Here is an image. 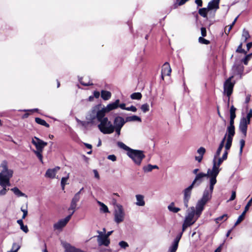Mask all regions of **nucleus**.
Segmentation results:
<instances>
[{"label":"nucleus","instance_id":"obj_53","mask_svg":"<svg viewBox=\"0 0 252 252\" xmlns=\"http://www.w3.org/2000/svg\"><path fill=\"white\" fill-rule=\"evenodd\" d=\"M21 211L23 212V215L22 216V219H25V218L26 217V216H27L28 215V210H27V207H26V209H23V207H21Z\"/></svg>","mask_w":252,"mask_h":252},{"label":"nucleus","instance_id":"obj_31","mask_svg":"<svg viewBox=\"0 0 252 252\" xmlns=\"http://www.w3.org/2000/svg\"><path fill=\"white\" fill-rule=\"evenodd\" d=\"M35 121L37 124L39 125L45 126L46 127H49V125L48 123H47L45 121H44L43 119H41V118H35Z\"/></svg>","mask_w":252,"mask_h":252},{"label":"nucleus","instance_id":"obj_33","mask_svg":"<svg viewBox=\"0 0 252 252\" xmlns=\"http://www.w3.org/2000/svg\"><path fill=\"white\" fill-rule=\"evenodd\" d=\"M117 145L119 148L125 150V151H127V152H130L131 150L132 149L129 148V147L127 146L126 145H125L124 143L122 142H118Z\"/></svg>","mask_w":252,"mask_h":252},{"label":"nucleus","instance_id":"obj_1","mask_svg":"<svg viewBox=\"0 0 252 252\" xmlns=\"http://www.w3.org/2000/svg\"><path fill=\"white\" fill-rule=\"evenodd\" d=\"M213 192L209 191L206 188L203 191V195L197 202L195 206V212L196 217L198 218L201 215L206 203L211 199Z\"/></svg>","mask_w":252,"mask_h":252},{"label":"nucleus","instance_id":"obj_47","mask_svg":"<svg viewBox=\"0 0 252 252\" xmlns=\"http://www.w3.org/2000/svg\"><path fill=\"white\" fill-rule=\"evenodd\" d=\"M252 57V53L249 54L247 55V56H246L245 58L244 59V60L243 61L245 65H247L248 64L249 61L251 59Z\"/></svg>","mask_w":252,"mask_h":252},{"label":"nucleus","instance_id":"obj_34","mask_svg":"<svg viewBox=\"0 0 252 252\" xmlns=\"http://www.w3.org/2000/svg\"><path fill=\"white\" fill-rule=\"evenodd\" d=\"M14 193L18 197L24 196L25 194L21 192L19 189L17 187H14L11 189Z\"/></svg>","mask_w":252,"mask_h":252},{"label":"nucleus","instance_id":"obj_15","mask_svg":"<svg viewBox=\"0 0 252 252\" xmlns=\"http://www.w3.org/2000/svg\"><path fill=\"white\" fill-rule=\"evenodd\" d=\"M249 120H246V118L243 117L241 119L239 124V130L246 137L247 135L248 125L250 124Z\"/></svg>","mask_w":252,"mask_h":252},{"label":"nucleus","instance_id":"obj_63","mask_svg":"<svg viewBox=\"0 0 252 252\" xmlns=\"http://www.w3.org/2000/svg\"><path fill=\"white\" fill-rule=\"evenodd\" d=\"M236 198V191H232L230 198L229 199V201L234 200Z\"/></svg>","mask_w":252,"mask_h":252},{"label":"nucleus","instance_id":"obj_45","mask_svg":"<svg viewBox=\"0 0 252 252\" xmlns=\"http://www.w3.org/2000/svg\"><path fill=\"white\" fill-rule=\"evenodd\" d=\"M242 36L244 38L245 41H246L248 38L250 37L249 32L245 29H244L243 31Z\"/></svg>","mask_w":252,"mask_h":252},{"label":"nucleus","instance_id":"obj_3","mask_svg":"<svg viewBox=\"0 0 252 252\" xmlns=\"http://www.w3.org/2000/svg\"><path fill=\"white\" fill-rule=\"evenodd\" d=\"M13 173V170L8 168L7 162L6 160L2 161L0 165V184H2V182L10 183V179Z\"/></svg>","mask_w":252,"mask_h":252},{"label":"nucleus","instance_id":"obj_13","mask_svg":"<svg viewBox=\"0 0 252 252\" xmlns=\"http://www.w3.org/2000/svg\"><path fill=\"white\" fill-rule=\"evenodd\" d=\"M97 233L99 234V235L97 236V241L98 246H104L108 247L110 243L109 239L104 236L102 234V232L97 231Z\"/></svg>","mask_w":252,"mask_h":252},{"label":"nucleus","instance_id":"obj_20","mask_svg":"<svg viewBox=\"0 0 252 252\" xmlns=\"http://www.w3.org/2000/svg\"><path fill=\"white\" fill-rule=\"evenodd\" d=\"M220 1V0H212L208 3L207 8L209 11L213 9L216 11L219 8Z\"/></svg>","mask_w":252,"mask_h":252},{"label":"nucleus","instance_id":"obj_4","mask_svg":"<svg viewBox=\"0 0 252 252\" xmlns=\"http://www.w3.org/2000/svg\"><path fill=\"white\" fill-rule=\"evenodd\" d=\"M101 104L94 106L86 117V119L90 123H93L95 119L97 121L104 116V112L101 109Z\"/></svg>","mask_w":252,"mask_h":252},{"label":"nucleus","instance_id":"obj_42","mask_svg":"<svg viewBox=\"0 0 252 252\" xmlns=\"http://www.w3.org/2000/svg\"><path fill=\"white\" fill-rule=\"evenodd\" d=\"M69 178V174H68L67 177H63L61 179V186L62 189L63 190L64 189V186L66 184V182Z\"/></svg>","mask_w":252,"mask_h":252},{"label":"nucleus","instance_id":"obj_21","mask_svg":"<svg viewBox=\"0 0 252 252\" xmlns=\"http://www.w3.org/2000/svg\"><path fill=\"white\" fill-rule=\"evenodd\" d=\"M226 134H225L224 137L222 139L221 141L220 142V145L217 149V151L214 155L215 158H217L218 157H219L220 155V152L222 150V149L223 148L224 144L225 141L226 140Z\"/></svg>","mask_w":252,"mask_h":252},{"label":"nucleus","instance_id":"obj_12","mask_svg":"<svg viewBox=\"0 0 252 252\" xmlns=\"http://www.w3.org/2000/svg\"><path fill=\"white\" fill-rule=\"evenodd\" d=\"M194 187L193 185H190L187 188L185 189L184 191V204L186 208L188 207V203L190 198L191 190Z\"/></svg>","mask_w":252,"mask_h":252},{"label":"nucleus","instance_id":"obj_55","mask_svg":"<svg viewBox=\"0 0 252 252\" xmlns=\"http://www.w3.org/2000/svg\"><path fill=\"white\" fill-rule=\"evenodd\" d=\"M122 127H115L114 126H113V132L115 130L116 133L117 134V135L119 136L120 135V133H121V130L122 129Z\"/></svg>","mask_w":252,"mask_h":252},{"label":"nucleus","instance_id":"obj_30","mask_svg":"<svg viewBox=\"0 0 252 252\" xmlns=\"http://www.w3.org/2000/svg\"><path fill=\"white\" fill-rule=\"evenodd\" d=\"M17 222L20 226V229L23 230L25 233H28L29 232V229L28 228L27 225H24L23 221V219L18 220L17 221Z\"/></svg>","mask_w":252,"mask_h":252},{"label":"nucleus","instance_id":"obj_14","mask_svg":"<svg viewBox=\"0 0 252 252\" xmlns=\"http://www.w3.org/2000/svg\"><path fill=\"white\" fill-rule=\"evenodd\" d=\"M119 99H117L115 102L108 104L106 107L102 108V111L104 112V115L109 113L112 110H115L119 107Z\"/></svg>","mask_w":252,"mask_h":252},{"label":"nucleus","instance_id":"obj_22","mask_svg":"<svg viewBox=\"0 0 252 252\" xmlns=\"http://www.w3.org/2000/svg\"><path fill=\"white\" fill-rule=\"evenodd\" d=\"M64 247L67 252H83L81 250L71 246L69 244H65Z\"/></svg>","mask_w":252,"mask_h":252},{"label":"nucleus","instance_id":"obj_29","mask_svg":"<svg viewBox=\"0 0 252 252\" xmlns=\"http://www.w3.org/2000/svg\"><path fill=\"white\" fill-rule=\"evenodd\" d=\"M168 209L169 210V211L174 213L178 212L181 210L180 208L175 207L174 202H171L168 206Z\"/></svg>","mask_w":252,"mask_h":252},{"label":"nucleus","instance_id":"obj_41","mask_svg":"<svg viewBox=\"0 0 252 252\" xmlns=\"http://www.w3.org/2000/svg\"><path fill=\"white\" fill-rule=\"evenodd\" d=\"M98 203L101 207L100 210L102 211H103L104 213H107L109 212L108 207L104 203L100 201H98Z\"/></svg>","mask_w":252,"mask_h":252},{"label":"nucleus","instance_id":"obj_40","mask_svg":"<svg viewBox=\"0 0 252 252\" xmlns=\"http://www.w3.org/2000/svg\"><path fill=\"white\" fill-rule=\"evenodd\" d=\"M236 109L234 107L233 105H232L230 107V118H235L236 114L235 111Z\"/></svg>","mask_w":252,"mask_h":252},{"label":"nucleus","instance_id":"obj_26","mask_svg":"<svg viewBox=\"0 0 252 252\" xmlns=\"http://www.w3.org/2000/svg\"><path fill=\"white\" fill-rule=\"evenodd\" d=\"M141 122V119L136 115H133L131 116H128L126 118V122Z\"/></svg>","mask_w":252,"mask_h":252},{"label":"nucleus","instance_id":"obj_43","mask_svg":"<svg viewBox=\"0 0 252 252\" xmlns=\"http://www.w3.org/2000/svg\"><path fill=\"white\" fill-rule=\"evenodd\" d=\"M143 170L144 172H149L153 170L152 165L149 164L146 166H144L143 167Z\"/></svg>","mask_w":252,"mask_h":252},{"label":"nucleus","instance_id":"obj_39","mask_svg":"<svg viewBox=\"0 0 252 252\" xmlns=\"http://www.w3.org/2000/svg\"><path fill=\"white\" fill-rule=\"evenodd\" d=\"M177 242L173 243L172 246L169 248L168 252H176L178 249V245Z\"/></svg>","mask_w":252,"mask_h":252},{"label":"nucleus","instance_id":"obj_9","mask_svg":"<svg viewBox=\"0 0 252 252\" xmlns=\"http://www.w3.org/2000/svg\"><path fill=\"white\" fill-rule=\"evenodd\" d=\"M125 219V212L123 206L117 204L116 208L114 211V220L117 223H120L124 221Z\"/></svg>","mask_w":252,"mask_h":252},{"label":"nucleus","instance_id":"obj_19","mask_svg":"<svg viewBox=\"0 0 252 252\" xmlns=\"http://www.w3.org/2000/svg\"><path fill=\"white\" fill-rule=\"evenodd\" d=\"M171 72V68L169 65V63L168 62H166L164 63L162 66L161 69V75L170 76Z\"/></svg>","mask_w":252,"mask_h":252},{"label":"nucleus","instance_id":"obj_60","mask_svg":"<svg viewBox=\"0 0 252 252\" xmlns=\"http://www.w3.org/2000/svg\"><path fill=\"white\" fill-rule=\"evenodd\" d=\"M233 138L227 137L226 144L230 147L231 146Z\"/></svg>","mask_w":252,"mask_h":252},{"label":"nucleus","instance_id":"obj_25","mask_svg":"<svg viewBox=\"0 0 252 252\" xmlns=\"http://www.w3.org/2000/svg\"><path fill=\"white\" fill-rule=\"evenodd\" d=\"M0 186L2 187V189L0 190V196L5 195L7 190H9V189H7V186H10V183H5V182H2V184H0Z\"/></svg>","mask_w":252,"mask_h":252},{"label":"nucleus","instance_id":"obj_62","mask_svg":"<svg viewBox=\"0 0 252 252\" xmlns=\"http://www.w3.org/2000/svg\"><path fill=\"white\" fill-rule=\"evenodd\" d=\"M182 234H183V233L181 232L178 236H177L176 237V238L175 239V240H174L173 243H175L176 242H177V244L178 245L179 242L180 240L182 237Z\"/></svg>","mask_w":252,"mask_h":252},{"label":"nucleus","instance_id":"obj_50","mask_svg":"<svg viewBox=\"0 0 252 252\" xmlns=\"http://www.w3.org/2000/svg\"><path fill=\"white\" fill-rule=\"evenodd\" d=\"M240 154H242L243 149L245 144V141L244 139H241L240 141Z\"/></svg>","mask_w":252,"mask_h":252},{"label":"nucleus","instance_id":"obj_51","mask_svg":"<svg viewBox=\"0 0 252 252\" xmlns=\"http://www.w3.org/2000/svg\"><path fill=\"white\" fill-rule=\"evenodd\" d=\"M236 52H237L238 53H244L245 54H246V52H245V51L242 49V43H241L238 46V47L236 50Z\"/></svg>","mask_w":252,"mask_h":252},{"label":"nucleus","instance_id":"obj_11","mask_svg":"<svg viewBox=\"0 0 252 252\" xmlns=\"http://www.w3.org/2000/svg\"><path fill=\"white\" fill-rule=\"evenodd\" d=\"M198 218L196 217L195 208L194 207H192L190 208L189 212H188L187 216L186 217L184 222L191 225Z\"/></svg>","mask_w":252,"mask_h":252},{"label":"nucleus","instance_id":"obj_37","mask_svg":"<svg viewBox=\"0 0 252 252\" xmlns=\"http://www.w3.org/2000/svg\"><path fill=\"white\" fill-rule=\"evenodd\" d=\"M228 215L227 214H223V215L216 219L215 221L216 223H218L221 221H225L228 218Z\"/></svg>","mask_w":252,"mask_h":252},{"label":"nucleus","instance_id":"obj_49","mask_svg":"<svg viewBox=\"0 0 252 252\" xmlns=\"http://www.w3.org/2000/svg\"><path fill=\"white\" fill-rule=\"evenodd\" d=\"M119 245L120 246L121 248L125 249L128 247V243L124 241H120L119 243Z\"/></svg>","mask_w":252,"mask_h":252},{"label":"nucleus","instance_id":"obj_57","mask_svg":"<svg viewBox=\"0 0 252 252\" xmlns=\"http://www.w3.org/2000/svg\"><path fill=\"white\" fill-rule=\"evenodd\" d=\"M190 226V224H188L186 222L184 221V223L182 225V232L183 233L186 230V229L187 228V227H188L189 226Z\"/></svg>","mask_w":252,"mask_h":252},{"label":"nucleus","instance_id":"obj_16","mask_svg":"<svg viewBox=\"0 0 252 252\" xmlns=\"http://www.w3.org/2000/svg\"><path fill=\"white\" fill-rule=\"evenodd\" d=\"M72 214H70L63 219H62L54 224V228L55 229H60L65 226L67 223L69 221Z\"/></svg>","mask_w":252,"mask_h":252},{"label":"nucleus","instance_id":"obj_52","mask_svg":"<svg viewBox=\"0 0 252 252\" xmlns=\"http://www.w3.org/2000/svg\"><path fill=\"white\" fill-rule=\"evenodd\" d=\"M80 82L82 85L85 86H88L93 85V84L92 83H91L90 81H89L88 82H86L85 81H84L82 80V79H80Z\"/></svg>","mask_w":252,"mask_h":252},{"label":"nucleus","instance_id":"obj_18","mask_svg":"<svg viewBox=\"0 0 252 252\" xmlns=\"http://www.w3.org/2000/svg\"><path fill=\"white\" fill-rule=\"evenodd\" d=\"M126 119L121 116H117L114 118L113 126L115 127H123L126 123Z\"/></svg>","mask_w":252,"mask_h":252},{"label":"nucleus","instance_id":"obj_32","mask_svg":"<svg viewBox=\"0 0 252 252\" xmlns=\"http://www.w3.org/2000/svg\"><path fill=\"white\" fill-rule=\"evenodd\" d=\"M117 145L119 148L125 150V151H127V152H130L131 150L132 149L129 148V147L127 146L126 145H125L124 143L122 142H118Z\"/></svg>","mask_w":252,"mask_h":252},{"label":"nucleus","instance_id":"obj_8","mask_svg":"<svg viewBox=\"0 0 252 252\" xmlns=\"http://www.w3.org/2000/svg\"><path fill=\"white\" fill-rule=\"evenodd\" d=\"M216 159L214 158L213 159V166L212 169H211V175L212 176L211 179V184L212 185L216 181V178L217 176L218 175L219 172L220 171V169L219 167L220 164L222 163L224 159H222V158H219L218 161V162H216Z\"/></svg>","mask_w":252,"mask_h":252},{"label":"nucleus","instance_id":"obj_27","mask_svg":"<svg viewBox=\"0 0 252 252\" xmlns=\"http://www.w3.org/2000/svg\"><path fill=\"white\" fill-rule=\"evenodd\" d=\"M226 131V136H227V137L233 138L235 135V127L228 126L227 127Z\"/></svg>","mask_w":252,"mask_h":252},{"label":"nucleus","instance_id":"obj_54","mask_svg":"<svg viewBox=\"0 0 252 252\" xmlns=\"http://www.w3.org/2000/svg\"><path fill=\"white\" fill-rule=\"evenodd\" d=\"M252 197L247 203L246 206L245 207L244 210L247 212L249 210L250 207L252 205Z\"/></svg>","mask_w":252,"mask_h":252},{"label":"nucleus","instance_id":"obj_35","mask_svg":"<svg viewBox=\"0 0 252 252\" xmlns=\"http://www.w3.org/2000/svg\"><path fill=\"white\" fill-rule=\"evenodd\" d=\"M247 213V211H244L242 213V214L238 217L236 222H235L234 227H235L236 225H237L238 224H239L240 222H241L245 218L246 213Z\"/></svg>","mask_w":252,"mask_h":252},{"label":"nucleus","instance_id":"obj_64","mask_svg":"<svg viewBox=\"0 0 252 252\" xmlns=\"http://www.w3.org/2000/svg\"><path fill=\"white\" fill-rule=\"evenodd\" d=\"M201 35L203 37H205L206 36V28L204 27H202L201 28Z\"/></svg>","mask_w":252,"mask_h":252},{"label":"nucleus","instance_id":"obj_36","mask_svg":"<svg viewBox=\"0 0 252 252\" xmlns=\"http://www.w3.org/2000/svg\"><path fill=\"white\" fill-rule=\"evenodd\" d=\"M208 11L207 8H202L199 9L198 13L203 17L206 18Z\"/></svg>","mask_w":252,"mask_h":252},{"label":"nucleus","instance_id":"obj_24","mask_svg":"<svg viewBox=\"0 0 252 252\" xmlns=\"http://www.w3.org/2000/svg\"><path fill=\"white\" fill-rule=\"evenodd\" d=\"M101 97L104 100H109L111 97V93L109 91L102 90L101 91Z\"/></svg>","mask_w":252,"mask_h":252},{"label":"nucleus","instance_id":"obj_56","mask_svg":"<svg viewBox=\"0 0 252 252\" xmlns=\"http://www.w3.org/2000/svg\"><path fill=\"white\" fill-rule=\"evenodd\" d=\"M252 117V110L250 109L249 112L247 114L246 117V120H249V123H250L251 118Z\"/></svg>","mask_w":252,"mask_h":252},{"label":"nucleus","instance_id":"obj_44","mask_svg":"<svg viewBox=\"0 0 252 252\" xmlns=\"http://www.w3.org/2000/svg\"><path fill=\"white\" fill-rule=\"evenodd\" d=\"M141 109L144 113H146L149 111V105L147 103L141 105Z\"/></svg>","mask_w":252,"mask_h":252},{"label":"nucleus","instance_id":"obj_2","mask_svg":"<svg viewBox=\"0 0 252 252\" xmlns=\"http://www.w3.org/2000/svg\"><path fill=\"white\" fill-rule=\"evenodd\" d=\"M211 169H208L207 170V173H204L203 172L198 173L195 176V177L193 181H192L191 185H193L194 187H198L204 181V179L205 178H209V188L208 189L209 191L211 192L213 191L214 185L216 184L217 181L213 183L212 185L211 184V179L212 176L211 175Z\"/></svg>","mask_w":252,"mask_h":252},{"label":"nucleus","instance_id":"obj_61","mask_svg":"<svg viewBox=\"0 0 252 252\" xmlns=\"http://www.w3.org/2000/svg\"><path fill=\"white\" fill-rule=\"evenodd\" d=\"M233 138L227 137L226 144L230 147L231 146Z\"/></svg>","mask_w":252,"mask_h":252},{"label":"nucleus","instance_id":"obj_17","mask_svg":"<svg viewBox=\"0 0 252 252\" xmlns=\"http://www.w3.org/2000/svg\"><path fill=\"white\" fill-rule=\"evenodd\" d=\"M80 199V192H77L74 196L73 198L72 199L70 206L68 209V210H72V212L71 214L72 215L74 214V213L75 211L76 206H77V202H78Z\"/></svg>","mask_w":252,"mask_h":252},{"label":"nucleus","instance_id":"obj_10","mask_svg":"<svg viewBox=\"0 0 252 252\" xmlns=\"http://www.w3.org/2000/svg\"><path fill=\"white\" fill-rule=\"evenodd\" d=\"M233 76L230 77L228 79H227L224 82L223 85V89L224 94H226V95L228 97V104L229 102V97L233 92V89L234 85L233 83L231 82V79L233 78Z\"/></svg>","mask_w":252,"mask_h":252},{"label":"nucleus","instance_id":"obj_59","mask_svg":"<svg viewBox=\"0 0 252 252\" xmlns=\"http://www.w3.org/2000/svg\"><path fill=\"white\" fill-rule=\"evenodd\" d=\"M107 158L113 161H115L117 159V158L114 155H109L107 157Z\"/></svg>","mask_w":252,"mask_h":252},{"label":"nucleus","instance_id":"obj_48","mask_svg":"<svg viewBox=\"0 0 252 252\" xmlns=\"http://www.w3.org/2000/svg\"><path fill=\"white\" fill-rule=\"evenodd\" d=\"M206 150L204 147H200L197 151V153L199 156L203 157L204 154L205 153Z\"/></svg>","mask_w":252,"mask_h":252},{"label":"nucleus","instance_id":"obj_23","mask_svg":"<svg viewBox=\"0 0 252 252\" xmlns=\"http://www.w3.org/2000/svg\"><path fill=\"white\" fill-rule=\"evenodd\" d=\"M137 202L136 204L139 206H143L145 205V201L144 200V196L142 195L137 194L136 195Z\"/></svg>","mask_w":252,"mask_h":252},{"label":"nucleus","instance_id":"obj_46","mask_svg":"<svg viewBox=\"0 0 252 252\" xmlns=\"http://www.w3.org/2000/svg\"><path fill=\"white\" fill-rule=\"evenodd\" d=\"M198 41L200 43L206 45H208L210 43V41L204 38L203 37H199Z\"/></svg>","mask_w":252,"mask_h":252},{"label":"nucleus","instance_id":"obj_58","mask_svg":"<svg viewBox=\"0 0 252 252\" xmlns=\"http://www.w3.org/2000/svg\"><path fill=\"white\" fill-rule=\"evenodd\" d=\"M126 110L135 112L137 111V108L134 106L131 105L130 107H126Z\"/></svg>","mask_w":252,"mask_h":252},{"label":"nucleus","instance_id":"obj_28","mask_svg":"<svg viewBox=\"0 0 252 252\" xmlns=\"http://www.w3.org/2000/svg\"><path fill=\"white\" fill-rule=\"evenodd\" d=\"M56 174V169H49L46 172L45 176L50 178H54Z\"/></svg>","mask_w":252,"mask_h":252},{"label":"nucleus","instance_id":"obj_7","mask_svg":"<svg viewBox=\"0 0 252 252\" xmlns=\"http://www.w3.org/2000/svg\"><path fill=\"white\" fill-rule=\"evenodd\" d=\"M126 154L137 165L141 164L142 160L145 157L144 152L138 150L132 149L130 152H127Z\"/></svg>","mask_w":252,"mask_h":252},{"label":"nucleus","instance_id":"obj_38","mask_svg":"<svg viewBox=\"0 0 252 252\" xmlns=\"http://www.w3.org/2000/svg\"><path fill=\"white\" fill-rule=\"evenodd\" d=\"M142 97V94L140 93H134L130 95V98L132 99L139 100Z\"/></svg>","mask_w":252,"mask_h":252},{"label":"nucleus","instance_id":"obj_6","mask_svg":"<svg viewBox=\"0 0 252 252\" xmlns=\"http://www.w3.org/2000/svg\"><path fill=\"white\" fill-rule=\"evenodd\" d=\"M98 122L99 124L97 127L102 133L106 134L113 133V126L107 117L103 116Z\"/></svg>","mask_w":252,"mask_h":252},{"label":"nucleus","instance_id":"obj_5","mask_svg":"<svg viewBox=\"0 0 252 252\" xmlns=\"http://www.w3.org/2000/svg\"><path fill=\"white\" fill-rule=\"evenodd\" d=\"M32 143L36 148V150H33V153L35 154L40 161L43 163V157L42 153L44 148L47 145V143L35 136L32 138Z\"/></svg>","mask_w":252,"mask_h":252}]
</instances>
